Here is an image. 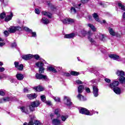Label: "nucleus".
I'll return each instance as SVG.
<instances>
[{
	"label": "nucleus",
	"mask_w": 125,
	"mask_h": 125,
	"mask_svg": "<svg viewBox=\"0 0 125 125\" xmlns=\"http://www.w3.org/2000/svg\"><path fill=\"white\" fill-rule=\"evenodd\" d=\"M41 104V102L39 101H36L34 102H32L29 105V109L31 112H34V111H36V108L37 107H39L40 104Z\"/></svg>",
	"instance_id": "obj_1"
},
{
	"label": "nucleus",
	"mask_w": 125,
	"mask_h": 125,
	"mask_svg": "<svg viewBox=\"0 0 125 125\" xmlns=\"http://www.w3.org/2000/svg\"><path fill=\"white\" fill-rule=\"evenodd\" d=\"M34 124L35 125H42L40 121L36 120V117L35 116H33V117L31 118V120L28 123V124L27 123H24L23 125H34Z\"/></svg>",
	"instance_id": "obj_2"
},
{
	"label": "nucleus",
	"mask_w": 125,
	"mask_h": 125,
	"mask_svg": "<svg viewBox=\"0 0 125 125\" xmlns=\"http://www.w3.org/2000/svg\"><path fill=\"white\" fill-rule=\"evenodd\" d=\"M93 112L94 110L89 111L88 110L84 108H81L80 110V113L83 115H87V116H92L93 115Z\"/></svg>",
	"instance_id": "obj_3"
},
{
	"label": "nucleus",
	"mask_w": 125,
	"mask_h": 125,
	"mask_svg": "<svg viewBox=\"0 0 125 125\" xmlns=\"http://www.w3.org/2000/svg\"><path fill=\"white\" fill-rule=\"evenodd\" d=\"M18 31H22V27L20 26H11L8 29V32L9 33H15Z\"/></svg>",
	"instance_id": "obj_4"
},
{
	"label": "nucleus",
	"mask_w": 125,
	"mask_h": 125,
	"mask_svg": "<svg viewBox=\"0 0 125 125\" xmlns=\"http://www.w3.org/2000/svg\"><path fill=\"white\" fill-rule=\"evenodd\" d=\"M36 77L38 80H44V81H46V82H48V81H49L47 76L42 75V73H37L36 74Z\"/></svg>",
	"instance_id": "obj_5"
},
{
	"label": "nucleus",
	"mask_w": 125,
	"mask_h": 125,
	"mask_svg": "<svg viewBox=\"0 0 125 125\" xmlns=\"http://www.w3.org/2000/svg\"><path fill=\"white\" fill-rule=\"evenodd\" d=\"M72 4L73 6L71 7L70 9V13H71V14H76V13H77V10L76 9V8H79L81 4H77L75 3H72Z\"/></svg>",
	"instance_id": "obj_6"
},
{
	"label": "nucleus",
	"mask_w": 125,
	"mask_h": 125,
	"mask_svg": "<svg viewBox=\"0 0 125 125\" xmlns=\"http://www.w3.org/2000/svg\"><path fill=\"white\" fill-rule=\"evenodd\" d=\"M63 24L69 25V24H73L75 23V20L71 18H66L62 21Z\"/></svg>",
	"instance_id": "obj_7"
},
{
	"label": "nucleus",
	"mask_w": 125,
	"mask_h": 125,
	"mask_svg": "<svg viewBox=\"0 0 125 125\" xmlns=\"http://www.w3.org/2000/svg\"><path fill=\"white\" fill-rule=\"evenodd\" d=\"M64 102L65 105H67V106H72V103L71 101V99L69 97L65 96L64 97Z\"/></svg>",
	"instance_id": "obj_8"
},
{
	"label": "nucleus",
	"mask_w": 125,
	"mask_h": 125,
	"mask_svg": "<svg viewBox=\"0 0 125 125\" xmlns=\"http://www.w3.org/2000/svg\"><path fill=\"white\" fill-rule=\"evenodd\" d=\"M99 90L96 86H93V94L94 97H97L99 95Z\"/></svg>",
	"instance_id": "obj_9"
},
{
	"label": "nucleus",
	"mask_w": 125,
	"mask_h": 125,
	"mask_svg": "<svg viewBox=\"0 0 125 125\" xmlns=\"http://www.w3.org/2000/svg\"><path fill=\"white\" fill-rule=\"evenodd\" d=\"M109 58H111L113 60H116V61H121V58L119 55L116 54H109L108 55Z\"/></svg>",
	"instance_id": "obj_10"
},
{
	"label": "nucleus",
	"mask_w": 125,
	"mask_h": 125,
	"mask_svg": "<svg viewBox=\"0 0 125 125\" xmlns=\"http://www.w3.org/2000/svg\"><path fill=\"white\" fill-rule=\"evenodd\" d=\"M14 65L15 68H17V69L19 70V71H22V70H23V68L24 67V65H23V64H21L19 65V62H14Z\"/></svg>",
	"instance_id": "obj_11"
},
{
	"label": "nucleus",
	"mask_w": 125,
	"mask_h": 125,
	"mask_svg": "<svg viewBox=\"0 0 125 125\" xmlns=\"http://www.w3.org/2000/svg\"><path fill=\"white\" fill-rule=\"evenodd\" d=\"M52 124L53 125H61V120L58 118H55L52 120Z\"/></svg>",
	"instance_id": "obj_12"
},
{
	"label": "nucleus",
	"mask_w": 125,
	"mask_h": 125,
	"mask_svg": "<svg viewBox=\"0 0 125 125\" xmlns=\"http://www.w3.org/2000/svg\"><path fill=\"white\" fill-rule=\"evenodd\" d=\"M33 57H34V55L32 54H28L21 56V58L22 59H24V60H29V59L33 58Z\"/></svg>",
	"instance_id": "obj_13"
},
{
	"label": "nucleus",
	"mask_w": 125,
	"mask_h": 125,
	"mask_svg": "<svg viewBox=\"0 0 125 125\" xmlns=\"http://www.w3.org/2000/svg\"><path fill=\"white\" fill-rule=\"evenodd\" d=\"M75 37H76V34H75L74 33H72L71 34L64 35V39H74Z\"/></svg>",
	"instance_id": "obj_14"
},
{
	"label": "nucleus",
	"mask_w": 125,
	"mask_h": 125,
	"mask_svg": "<svg viewBox=\"0 0 125 125\" xmlns=\"http://www.w3.org/2000/svg\"><path fill=\"white\" fill-rule=\"evenodd\" d=\"M44 63H45V61L43 60L42 62L40 61L35 63L36 66L39 68H42L44 66Z\"/></svg>",
	"instance_id": "obj_15"
},
{
	"label": "nucleus",
	"mask_w": 125,
	"mask_h": 125,
	"mask_svg": "<svg viewBox=\"0 0 125 125\" xmlns=\"http://www.w3.org/2000/svg\"><path fill=\"white\" fill-rule=\"evenodd\" d=\"M119 82L118 81H114L113 83L109 85V87L111 88V89H113L115 88V87H117L116 86H118V85H119Z\"/></svg>",
	"instance_id": "obj_16"
},
{
	"label": "nucleus",
	"mask_w": 125,
	"mask_h": 125,
	"mask_svg": "<svg viewBox=\"0 0 125 125\" xmlns=\"http://www.w3.org/2000/svg\"><path fill=\"white\" fill-rule=\"evenodd\" d=\"M41 23L44 25H47V24H49V21L46 18H42L41 20Z\"/></svg>",
	"instance_id": "obj_17"
},
{
	"label": "nucleus",
	"mask_w": 125,
	"mask_h": 125,
	"mask_svg": "<svg viewBox=\"0 0 125 125\" xmlns=\"http://www.w3.org/2000/svg\"><path fill=\"white\" fill-rule=\"evenodd\" d=\"M12 17H13V14L11 13L10 15L6 16L4 21L5 22H8V21H10L12 19Z\"/></svg>",
	"instance_id": "obj_18"
},
{
	"label": "nucleus",
	"mask_w": 125,
	"mask_h": 125,
	"mask_svg": "<svg viewBox=\"0 0 125 125\" xmlns=\"http://www.w3.org/2000/svg\"><path fill=\"white\" fill-rule=\"evenodd\" d=\"M37 96H38V95H37L36 93L28 94L27 95V97H28V98L30 100L37 98Z\"/></svg>",
	"instance_id": "obj_19"
},
{
	"label": "nucleus",
	"mask_w": 125,
	"mask_h": 125,
	"mask_svg": "<svg viewBox=\"0 0 125 125\" xmlns=\"http://www.w3.org/2000/svg\"><path fill=\"white\" fill-rule=\"evenodd\" d=\"M21 112L22 113H25V114H29V110H28V108L25 106H21L20 108Z\"/></svg>",
	"instance_id": "obj_20"
},
{
	"label": "nucleus",
	"mask_w": 125,
	"mask_h": 125,
	"mask_svg": "<svg viewBox=\"0 0 125 125\" xmlns=\"http://www.w3.org/2000/svg\"><path fill=\"white\" fill-rule=\"evenodd\" d=\"M113 89L115 93H116V94H121V92H122V91L121 90V88H120L119 87H116L114 88Z\"/></svg>",
	"instance_id": "obj_21"
},
{
	"label": "nucleus",
	"mask_w": 125,
	"mask_h": 125,
	"mask_svg": "<svg viewBox=\"0 0 125 125\" xmlns=\"http://www.w3.org/2000/svg\"><path fill=\"white\" fill-rule=\"evenodd\" d=\"M116 75L121 78V77L125 76V72L122 70H117L116 72Z\"/></svg>",
	"instance_id": "obj_22"
},
{
	"label": "nucleus",
	"mask_w": 125,
	"mask_h": 125,
	"mask_svg": "<svg viewBox=\"0 0 125 125\" xmlns=\"http://www.w3.org/2000/svg\"><path fill=\"white\" fill-rule=\"evenodd\" d=\"M16 78L19 81H22L24 79V75L22 74L18 73L16 75Z\"/></svg>",
	"instance_id": "obj_23"
},
{
	"label": "nucleus",
	"mask_w": 125,
	"mask_h": 125,
	"mask_svg": "<svg viewBox=\"0 0 125 125\" xmlns=\"http://www.w3.org/2000/svg\"><path fill=\"white\" fill-rule=\"evenodd\" d=\"M34 89L36 90V91L40 92V91H43V90H44V88H43V87L42 86H39L35 87L34 88Z\"/></svg>",
	"instance_id": "obj_24"
},
{
	"label": "nucleus",
	"mask_w": 125,
	"mask_h": 125,
	"mask_svg": "<svg viewBox=\"0 0 125 125\" xmlns=\"http://www.w3.org/2000/svg\"><path fill=\"white\" fill-rule=\"evenodd\" d=\"M84 88V86H83V85H80L78 87V91L79 94H81V93H82V92L83 91Z\"/></svg>",
	"instance_id": "obj_25"
},
{
	"label": "nucleus",
	"mask_w": 125,
	"mask_h": 125,
	"mask_svg": "<svg viewBox=\"0 0 125 125\" xmlns=\"http://www.w3.org/2000/svg\"><path fill=\"white\" fill-rule=\"evenodd\" d=\"M77 98H78V99H79V100H80L81 101H85V100H86V99L81 94H79L78 95Z\"/></svg>",
	"instance_id": "obj_26"
},
{
	"label": "nucleus",
	"mask_w": 125,
	"mask_h": 125,
	"mask_svg": "<svg viewBox=\"0 0 125 125\" xmlns=\"http://www.w3.org/2000/svg\"><path fill=\"white\" fill-rule=\"evenodd\" d=\"M92 35V33H91V31H89L88 32V39L91 42H94V40L92 39V38H90V36Z\"/></svg>",
	"instance_id": "obj_27"
},
{
	"label": "nucleus",
	"mask_w": 125,
	"mask_h": 125,
	"mask_svg": "<svg viewBox=\"0 0 125 125\" xmlns=\"http://www.w3.org/2000/svg\"><path fill=\"white\" fill-rule=\"evenodd\" d=\"M42 14L45 16H47L49 18H51V15H52L51 13L45 11L42 12Z\"/></svg>",
	"instance_id": "obj_28"
},
{
	"label": "nucleus",
	"mask_w": 125,
	"mask_h": 125,
	"mask_svg": "<svg viewBox=\"0 0 125 125\" xmlns=\"http://www.w3.org/2000/svg\"><path fill=\"white\" fill-rule=\"evenodd\" d=\"M108 31L110 35H111V36H113V37L116 36V33L115 31H114V30H113L112 28H108Z\"/></svg>",
	"instance_id": "obj_29"
},
{
	"label": "nucleus",
	"mask_w": 125,
	"mask_h": 125,
	"mask_svg": "<svg viewBox=\"0 0 125 125\" xmlns=\"http://www.w3.org/2000/svg\"><path fill=\"white\" fill-rule=\"evenodd\" d=\"M55 114L57 115V118H58L61 117V115H60V110L59 109H56L55 110Z\"/></svg>",
	"instance_id": "obj_30"
},
{
	"label": "nucleus",
	"mask_w": 125,
	"mask_h": 125,
	"mask_svg": "<svg viewBox=\"0 0 125 125\" xmlns=\"http://www.w3.org/2000/svg\"><path fill=\"white\" fill-rule=\"evenodd\" d=\"M93 17L94 18V19L97 21V22H100V20H99V18L98 17V15L96 13H94L93 14Z\"/></svg>",
	"instance_id": "obj_31"
},
{
	"label": "nucleus",
	"mask_w": 125,
	"mask_h": 125,
	"mask_svg": "<svg viewBox=\"0 0 125 125\" xmlns=\"http://www.w3.org/2000/svg\"><path fill=\"white\" fill-rule=\"evenodd\" d=\"M67 118H68V115H62L61 116V119L62 122H65V121L67 120Z\"/></svg>",
	"instance_id": "obj_32"
},
{
	"label": "nucleus",
	"mask_w": 125,
	"mask_h": 125,
	"mask_svg": "<svg viewBox=\"0 0 125 125\" xmlns=\"http://www.w3.org/2000/svg\"><path fill=\"white\" fill-rule=\"evenodd\" d=\"M5 16H6V14L4 12L0 14V21L4 19V17H5Z\"/></svg>",
	"instance_id": "obj_33"
},
{
	"label": "nucleus",
	"mask_w": 125,
	"mask_h": 125,
	"mask_svg": "<svg viewBox=\"0 0 125 125\" xmlns=\"http://www.w3.org/2000/svg\"><path fill=\"white\" fill-rule=\"evenodd\" d=\"M119 82L121 83H125V77L124 76H121L119 78Z\"/></svg>",
	"instance_id": "obj_34"
},
{
	"label": "nucleus",
	"mask_w": 125,
	"mask_h": 125,
	"mask_svg": "<svg viewBox=\"0 0 125 125\" xmlns=\"http://www.w3.org/2000/svg\"><path fill=\"white\" fill-rule=\"evenodd\" d=\"M118 6L122 10L125 11V5H123L121 3H118Z\"/></svg>",
	"instance_id": "obj_35"
},
{
	"label": "nucleus",
	"mask_w": 125,
	"mask_h": 125,
	"mask_svg": "<svg viewBox=\"0 0 125 125\" xmlns=\"http://www.w3.org/2000/svg\"><path fill=\"white\" fill-rule=\"evenodd\" d=\"M49 71H50L51 72H52L53 73H56L57 72V71H56V69H55V68H54L52 66H50L48 68Z\"/></svg>",
	"instance_id": "obj_36"
},
{
	"label": "nucleus",
	"mask_w": 125,
	"mask_h": 125,
	"mask_svg": "<svg viewBox=\"0 0 125 125\" xmlns=\"http://www.w3.org/2000/svg\"><path fill=\"white\" fill-rule=\"evenodd\" d=\"M106 3H108L106 2H100L99 3V4H100L101 6H102L103 7H106V6L108 5V4Z\"/></svg>",
	"instance_id": "obj_37"
},
{
	"label": "nucleus",
	"mask_w": 125,
	"mask_h": 125,
	"mask_svg": "<svg viewBox=\"0 0 125 125\" xmlns=\"http://www.w3.org/2000/svg\"><path fill=\"white\" fill-rule=\"evenodd\" d=\"M88 27H89V28H91L92 30L94 32H95V31H96V28H95V27H94L93 25L91 24H88Z\"/></svg>",
	"instance_id": "obj_38"
},
{
	"label": "nucleus",
	"mask_w": 125,
	"mask_h": 125,
	"mask_svg": "<svg viewBox=\"0 0 125 125\" xmlns=\"http://www.w3.org/2000/svg\"><path fill=\"white\" fill-rule=\"evenodd\" d=\"M3 99L4 101V103L5 102H7L8 101H10L11 100H12V99L9 97L3 98Z\"/></svg>",
	"instance_id": "obj_39"
},
{
	"label": "nucleus",
	"mask_w": 125,
	"mask_h": 125,
	"mask_svg": "<svg viewBox=\"0 0 125 125\" xmlns=\"http://www.w3.org/2000/svg\"><path fill=\"white\" fill-rule=\"evenodd\" d=\"M41 100L44 103L46 101V98H45V96L44 95H42L41 96Z\"/></svg>",
	"instance_id": "obj_40"
},
{
	"label": "nucleus",
	"mask_w": 125,
	"mask_h": 125,
	"mask_svg": "<svg viewBox=\"0 0 125 125\" xmlns=\"http://www.w3.org/2000/svg\"><path fill=\"white\" fill-rule=\"evenodd\" d=\"M70 74L72 75V76H79V73L76 71H71Z\"/></svg>",
	"instance_id": "obj_41"
},
{
	"label": "nucleus",
	"mask_w": 125,
	"mask_h": 125,
	"mask_svg": "<svg viewBox=\"0 0 125 125\" xmlns=\"http://www.w3.org/2000/svg\"><path fill=\"white\" fill-rule=\"evenodd\" d=\"M39 73L40 74H42V73H44V67L39 68Z\"/></svg>",
	"instance_id": "obj_42"
},
{
	"label": "nucleus",
	"mask_w": 125,
	"mask_h": 125,
	"mask_svg": "<svg viewBox=\"0 0 125 125\" xmlns=\"http://www.w3.org/2000/svg\"><path fill=\"white\" fill-rule=\"evenodd\" d=\"M23 29L24 31H26V32H29V33H31L32 32V29H30L29 28L27 27H23Z\"/></svg>",
	"instance_id": "obj_43"
},
{
	"label": "nucleus",
	"mask_w": 125,
	"mask_h": 125,
	"mask_svg": "<svg viewBox=\"0 0 125 125\" xmlns=\"http://www.w3.org/2000/svg\"><path fill=\"white\" fill-rule=\"evenodd\" d=\"M99 39L101 40V41H104V35L103 34H99Z\"/></svg>",
	"instance_id": "obj_44"
},
{
	"label": "nucleus",
	"mask_w": 125,
	"mask_h": 125,
	"mask_svg": "<svg viewBox=\"0 0 125 125\" xmlns=\"http://www.w3.org/2000/svg\"><path fill=\"white\" fill-rule=\"evenodd\" d=\"M30 33H31L32 37H33L34 38H37V33L33 32V30H32V32H31Z\"/></svg>",
	"instance_id": "obj_45"
},
{
	"label": "nucleus",
	"mask_w": 125,
	"mask_h": 125,
	"mask_svg": "<svg viewBox=\"0 0 125 125\" xmlns=\"http://www.w3.org/2000/svg\"><path fill=\"white\" fill-rule=\"evenodd\" d=\"M8 32L9 31L7 30H5L4 31V35L5 37H8V36H9V32Z\"/></svg>",
	"instance_id": "obj_46"
},
{
	"label": "nucleus",
	"mask_w": 125,
	"mask_h": 125,
	"mask_svg": "<svg viewBox=\"0 0 125 125\" xmlns=\"http://www.w3.org/2000/svg\"><path fill=\"white\" fill-rule=\"evenodd\" d=\"M46 105H48V106H51V102L50 101H46V102L44 103Z\"/></svg>",
	"instance_id": "obj_47"
},
{
	"label": "nucleus",
	"mask_w": 125,
	"mask_h": 125,
	"mask_svg": "<svg viewBox=\"0 0 125 125\" xmlns=\"http://www.w3.org/2000/svg\"><path fill=\"white\" fill-rule=\"evenodd\" d=\"M33 57L35 58V59H36V60H39V59H40V56H39L38 54L33 55Z\"/></svg>",
	"instance_id": "obj_48"
},
{
	"label": "nucleus",
	"mask_w": 125,
	"mask_h": 125,
	"mask_svg": "<svg viewBox=\"0 0 125 125\" xmlns=\"http://www.w3.org/2000/svg\"><path fill=\"white\" fill-rule=\"evenodd\" d=\"M0 42H3V39L0 38ZM4 43L2 42H0V46H3Z\"/></svg>",
	"instance_id": "obj_49"
},
{
	"label": "nucleus",
	"mask_w": 125,
	"mask_h": 125,
	"mask_svg": "<svg viewBox=\"0 0 125 125\" xmlns=\"http://www.w3.org/2000/svg\"><path fill=\"white\" fill-rule=\"evenodd\" d=\"M54 100L56 102H60V98L58 97H54Z\"/></svg>",
	"instance_id": "obj_50"
},
{
	"label": "nucleus",
	"mask_w": 125,
	"mask_h": 125,
	"mask_svg": "<svg viewBox=\"0 0 125 125\" xmlns=\"http://www.w3.org/2000/svg\"><path fill=\"white\" fill-rule=\"evenodd\" d=\"M5 93H4V92H3V91H2V90H0V95L3 96V95H5Z\"/></svg>",
	"instance_id": "obj_51"
},
{
	"label": "nucleus",
	"mask_w": 125,
	"mask_h": 125,
	"mask_svg": "<svg viewBox=\"0 0 125 125\" xmlns=\"http://www.w3.org/2000/svg\"><path fill=\"white\" fill-rule=\"evenodd\" d=\"M76 83H77V84H82L83 82L81 81V80H77Z\"/></svg>",
	"instance_id": "obj_52"
},
{
	"label": "nucleus",
	"mask_w": 125,
	"mask_h": 125,
	"mask_svg": "<svg viewBox=\"0 0 125 125\" xmlns=\"http://www.w3.org/2000/svg\"><path fill=\"white\" fill-rule=\"evenodd\" d=\"M104 81L105 82H106V83H111V80L108 78H105Z\"/></svg>",
	"instance_id": "obj_53"
},
{
	"label": "nucleus",
	"mask_w": 125,
	"mask_h": 125,
	"mask_svg": "<svg viewBox=\"0 0 125 125\" xmlns=\"http://www.w3.org/2000/svg\"><path fill=\"white\" fill-rule=\"evenodd\" d=\"M35 13H36V14H40V10H39V9H38V8H36L35 9Z\"/></svg>",
	"instance_id": "obj_54"
},
{
	"label": "nucleus",
	"mask_w": 125,
	"mask_h": 125,
	"mask_svg": "<svg viewBox=\"0 0 125 125\" xmlns=\"http://www.w3.org/2000/svg\"><path fill=\"white\" fill-rule=\"evenodd\" d=\"M12 47H16L17 46V44H16L15 42L12 43L11 44Z\"/></svg>",
	"instance_id": "obj_55"
},
{
	"label": "nucleus",
	"mask_w": 125,
	"mask_h": 125,
	"mask_svg": "<svg viewBox=\"0 0 125 125\" xmlns=\"http://www.w3.org/2000/svg\"><path fill=\"white\" fill-rule=\"evenodd\" d=\"M86 33H87L86 31L85 30H83L81 31V33L83 36H85V35H86Z\"/></svg>",
	"instance_id": "obj_56"
},
{
	"label": "nucleus",
	"mask_w": 125,
	"mask_h": 125,
	"mask_svg": "<svg viewBox=\"0 0 125 125\" xmlns=\"http://www.w3.org/2000/svg\"><path fill=\"white\" fill-rule=\"evenodd\" d=\"M23 91L24 92H26V93L29 92V89H28V88L27 87L24 88Z\"/></svg>",
	"instance_id": "obj_57"
},
{
	"label": "nucleus",
	"mask_w": 125,
	"mask_h": 125,
	"mask_svg": "<svg viewBox=\"0 0 125 125\" xmlns=\"http://www.w3.org/2000/svg\"><path fill=\"white\" fill-rule=\"evenodd\" d=\"M85 90L86 92H87L88 93H89V92H90V89H89V88H86Z\"/></svg>",
	"instance_id": "obj_58"
},
{
	"label": "nucleus",
	"mask_w": 125,
	"mask_h": 125,
	"mask_svg": "<svg viewBox=\"0 0 125 125\" xmlns=\"http://www.w3.org/2000/svg\"><path fill=\"white\" fill-rule=\"evenodd\" d=\"M81 1L83 3H86L88 1V0H81Z\"/></svg>",
	"instance_id": "obj_59"
},
{
	"label": "nucleus",
	"mask_w": 125,
	"mask_h": 125,
	"mask_svg": "<svg viewBox=\"0 0 125 125\" xmlns=\"http://www.w3.org/2000/svg\"><path fill=\"white\" fill-rule=\"evenodd\" d=\"M5 70L4 67H0V72H3Z\"/></svg>",
	"instance_id": "obj_60"
},
{
	"label": "nucleus",
	"mask_w": 125,
	"mask_h": 125,
	"mask_svg": "<svg viewBox=\"0 0 125 125\" xmlns=\"http://www.w3.org/2000/svg\"><path fill=\"white\" fill-rule=\"evenodd\" d=\"M122 19L123 20H125V12L123 13L122 15Z\"/></svg>",
	"instance_id": "obj_61"
},
{
	"label": "nucleus",
	"mask_w": 125,
	"mask_h": 125,
	"mask_svg": "<svg viewBox=\"0 0 125 125\" xmlns=\"http://www.w3.org/2000/svg\"><path fill=\"white\" fill-rule=\"evenodd\" d=\"M94 74H95V75H96V76H99V73L96 71H94Z\"/></svg>",
	"instance_id": "obj_62"
},
{
	"label": "nucleus",
	"mask_w": 125,
	"mask_h": 125,
	"mask_svg": "<svg viewBox=\"0 0 125 125\" xmlns=\"http://www.w3.org/2000/svg\"><path fill=\"white\" fill-rule=\"evenodd\" d=\"M115 36L117 37V38H121V35L118 33H115Z\"/></svg>",
	"instance_id": "obj_63"
},
{
	"label": "nucleus",
	"mask_w": 125,
	"mask_h": 125,
	"mask_svg": "<svg viewBox=\"0 0 125 125\" xmlns=\"http://www.w3.org/2000/svg\"><path fill=\"white\" fill-rule=\"evenodd\" d=\"M0 103H4L3 99H0Z\"/></svg>",
	"instance_id": "obj_64"
}]
</instances>
